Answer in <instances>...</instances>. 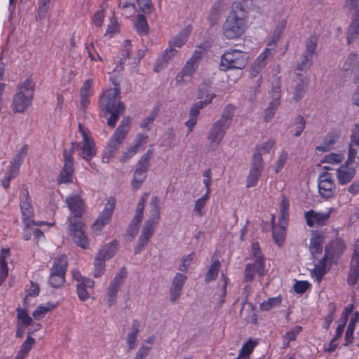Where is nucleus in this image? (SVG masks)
<instances>
[{
    "label": "nucleus",
    "mask_w": 359,
    "mask_h": 359,
    "mask_svg": "<svg viewBox=\"0 0 359 359\" xmlns=\"http://www.w3.org/2000/svg\"><path fill=\"white\" fill-rule=\"evenodd\" d=\"M67 207L74 215L75 219H69V231L74 241L83 249L88 247L89 243L84 232V224L79 219L85 212V203L79 196H69L66 198Z\"/></svg>",
    "instance_id": "1"
},
{
    "label": "nucleus",
    "mask_w": 359,
    "mask_h": 359,
    "mask_svg": "<svg viewBox=\"0 0 359 359\" xmlns=\"http://www.w3.org/2000/svg\"><path fill=\"white\" fill-rule=\"evenodd\" d=\"M248 11L243 4L235 1L231 5V13L223 25V34L228 39L240 37L246 28Z\"/></svg>",
    "instance_id": "2"
},
{
    "label": "nucleus",
    "mask_w": 359,
    "mask_h": 359,
    "mask_svg": "<svg viewBox=\"0 0 359 359\" xmlns=\"http://www.w3.org/2000/svg\"><path fill=\"white\" fill-rule=\"evenodd\" d=\"M100 106L102 109L109 113L111 116L107 118V123L111 128H114L120 116L125 111V106L120 101V91L118 88H110L100 97Z\"/></svg>",
    "instance_id": "3"
},
{
    "label": "nucleus",
    "mask_w": 359,
    "mask_h": 359,
    "mask_svg": "<svg viewBox=\"0 0 359 359\" xmlns=\"http://www.w3.org/2000/svg\"><path fill=\"white\" fill-rule=\"evenodd\" d=\"M234 111L233 105L229 104L225 107L220 118L212 125L209 130L208 139L211 143L217 146L222 142L231 124Z\"/></svg>",
    "instance_id": "4"
},
{
    "label": "nucleus",
    "mask_w": 359,
    "mask_h": 359,
    "mask_svg": "<svg viewBox=\"0 0 359 359\" xmlns=\"http://www.w3.org/2000/svg\"><path fill=\"white\" fill-rule=\"evenodd\" d=\"M34 95V86L30 79L25 80L19 85L13 97L12 110L15 113H24L32 104Z\"/></svg>",
    "instance_id": "5"
},
{
    "label": "nucleus",
    "mask_w": 359,
    "mask_h": 359,
    "mask_svg": "<svg viewBox=\"0 0 359 359\" xmlns=\"http://www.w3.org/2000/svg\"><path fill=\"white\" fill-rule=\"evenodd\" d=\"M130 123V117H126L121 121L107 145L106 151L102 158L104 162L108 163L110 158L116 153L129 131Z\"/></svg>",
    "instance_id": "6"
},
{
    "label": "nucleus",
    "mask_w": 359,
    "mask_h": 359,
    "mask_svg": "<svg viewBox=\"0 0 359 359\" xmlns=\"http://www.w3.org/2000/svg\"><path fill=\"white\" fill-rule=\"evenodd\" d=\"M248 56L245 52L232 49L224 53L221 57L220 69L227 71L231 69L241 70L248 64Z\"/></svg>",
    "instance_id": "7"
},
{
    "label": "nucleus",
    "mask_w": 359,
    "mask_h": 359,
    "mask_svg": "<svg viewBox=\"0 0 359 359\" xmlns=\"http://www.w3.org/2000/svg\"><path fill=\"white\" fill-rule=\"evenodd\" d=\"M251 250L255 262L245 265L244 280L246 282L253 280L255 271H257L259 276H263L265 273L264 257L261 252L259 243H253L251 245Z\"/></svg>",
    "instance_id": "8"
},
{
    "label": "nucleus",
    "mask_w": 359,
    "mask_h": 359,
    "mask_svg": "<svg viewBox=\"0 0 359 359\" xmlns=\"http://www.w3.org/2000/svg\"><path fill=\"white\" fill-rule=\"evenodd\" d=\"M152 156V150H148L139 160L133 179V187L135 189L140 188V184L145 180L146 174L149 170V160Z\"/></svg>",
    "instance_id": "9"
},
{
    "label": "nucleus",
    "mask_w": 359,
    "mask_h": 359,
    "mask_svg": "<svg viewBox=\"0 0 359 359\" xmlns=\"http://www.w3.org/2000/svg\"><path fill=\"white\" fill-rule=\"evenodd\" d=\"M264 168L262 158L256 155L252 157L249 173L246 179V187L248 188L254 187L257 184L264 170Z\"/></svg>",
    "instance_id": "10"
},
{
    "label": "nucleus",
    "mask_w": 359,
    "mask_h": 359,
    "mask_svg": "<svg viewBox=\"0 0 359 359\" xmlns=\"http://www.w3.org/2000/svg\"><path fill=\"white\" fill-rule=\"evenodd\" d=\"M115 204L116 200L114 197H110L107 200L103 211L92 226L93 231H100L104 225L109 222L115 208Z\"/></svg>",
    "instance_id": "11"
},
{
    "label": "nucleus",
    "mask_w": 359,
    "mask_h": 359,
    "mask_svg": "<svg viewBox=\"0 0 359 359\" xmlns=\"http://www.w3.org/2000/svg\"><path fill=\"white\" fill-rule=\"evenodd\" d=\"M149 194L147 193H144L139 201L137 208L135 210V214L128 228V233L134 238L138 232L139 225L140 224L144 214V210L145 203L147 201Z\"/></svg>",
    "instance_id": "12"
},
{
    "label": "nucleus",
    "mask_w": 359,
    "mask_h": 359,
    "mask_svg": "<svg viewBox=\"0 0 359 359\" xmlns=\"http://www.w3.org/2000/svg\"><path fill=\"white\" fill-rule=\"evenodd\" d=\"M318 190L320 195L325 198H332L336 192V186L331 174L323 173L319 176Z\"/></svg>",
    "instance_id": "13"
},
{
    "label": "nucleus",
    "mask_w": 359,
    "mask_h": 359,
    "mask_svg": "<svg viewBox=\"0 0 359 359\" xmlns=\"http://www.w3.org/2000/svg\"><path fill=\"white\" fill-rule=\"evenodd\" d=\"M64 166L60 172L59 182L69 183L72 181V175L74 171L72 150L65 149L63 151Z\"/></svg>",
    "instance_id": "14"
},
{
    "label": "nucleus",
    "mask_w": 359,
    "mask_h": 359,
    "mask_svg": "<svg viewBox=\"0 0 359 359\" xmlns=\"http://www.w3.org/2000/svg\"><path fill=\"white\" fill-rule=\"evenodd\" d=\"M74 149H76L78 154L86 161H90L96 154L94 140L84 142H72V148L69 150H72L73 152Z\"/></svg>",
    "instance_id": "15"
},
{
    "label": "nucleus",
    "mask_w": 359,
    "mask_h": 359,
    "mask_svg": "<svg viewBox=\"0 0 359 359\" xmlns=\"http://www.w3.org/2000/svg\"><path fill=\"white\" fill-rule=\"evenodd\" d=\"M309 79L304 74L297 72L296 78L293 80L292 99L295 102L301 100L306 94L309 87Z\"/></svg>",
    "instance_id": "16"
},
{
    "label": "nucleus",
    "mask_w": 359,
    "mask_h": 359,
    "mask_svg": "<svg viewBox=\"0 0 359 359\" xmlns=\"http://www.w3.org/2000/svg\"><path fill=\"white\" fill-rule=\"evenodd\" d=\"M20 210L22 215V222L25 220H34V208L31 203L29 191L27 189L20 192Z\"/></svg>",
    "instance_id": "17"
},
{
    "label": "nucleus",
    "mask_w": 359,
    "mask_h": 359,
    "mask_svg": "<svg viewBox=\"0 0 359 359\" xmlns=\"http://www.w3.org/2000/svg\"><path fill=\"white\" fill-rule=\"evenodd\" d=\"M332 208L327 212H317L313 210L307 211L304 213V217L306 221V224L312 227L314 225L323 226L326 224L330 218Z\"/></svg>",
    "instance_id": "18"
},
{
    "label": "nucleus",
    "mask_w": 359,
    "mask_h": 359,
    "mask_svg": "<svg viewBox=\"0 0 359 359\" xmlns=\"http://www.w3.org/2000/svg\"><path fill=\"white\" fill-rule=\"evenodd\" d=\"M352 163H347V161L337 170L338 183L345 185L350 183L356 174L355 168L351 167Z\"/></svg>",
    "instance_id": "19"
},
{
    "label": "nucleus",
    "mask_w": 359,
    "mask_h": 359,
    "mask_svg": "<svg viewBox=\"0 0 359 359\" xmlns=\"http://www.w3.org/2000/svg\"><path fill=\"white\" fill-rule=\"evenodd\" d=\"M359 278V251L355 250L352 255L350 269L347 277V283L349 285L356 284Z\"/></svg>",
    "instance_id": "20"
},
{
    "label": "nucleus",
    "mask_w": 359,
    "mask_h": 359,
    "mask_svg": "<svg viewBox=\"0 0 359 359\" xmlns=\"http://www.w3.org/2000/svg\"><path fill=\"white\" fill-rule=\"evenodd\" d=\"M197 67V64H194L188 60L181 72H180L176 76L177 83L182 85L189 81L193 74L195 72Z\"/></svg>",
    "instance_id": "21"
},
{
    "label": "nucleus",
    "mask_w": 359,
    "mask_h": 359,
    "mask_svg": "<svg viewBox=\"0 0 359 359\" xmlns=\"http://www.w3.org/2000/svg\"><path fill=\"white\" fill-rule=\"evenodd\" d=\"M346 248V245L344 241L341 238L332 241L327 246L325 247V255H328V257L333 259L334 257L341 255Z\"/></svg>",
    "instance_id": "22"
},
{
    "label": "nucleus",
    "mask_w": 359,
    "mask_h": 359,
    "mask_svg": "<svg viewBox=\"0 0 359 359\" xmlns=\"http://www.w3.org/2000/svg\"><path fill=\"white\" fill-rule=\"evenodd\" d=\"M270 54V50L266 48L265 50L255 60L250 67V74L252 77H255L265 67L266 59Z\"/></svg>",
    "instance_id": "23"
},
{
    "label": "nucleus",
    "mask_w": 359,
    "mask_h": 359,
    "mask_svg": "<svg viewBox=\"0 0 359 359\" xmlns=\"http://www.w3.org/2000/svg\"><path fill=\"white\" fill-rule=\"evenodd\" d=\"M150 217L146 222L158 224L160 220L161 201L158 197L153 196L150 201Z\"/></svg>",
    "instance_id": "24"
},
{
    "label": "nucleus",
    "mask_w": 359,
    "mask_h": 359,
    "mask_svg": "<svg viewBox=\"0 0 359 359\" xmlns=\"http://www.w3.org/2000/svg\"><path fill=\"white\" fill-rule=\"evenodd\" d=\"M27 145H23L11 161V165L8 169L11 170V172L14 175L18 174L20 167L27 155Z\"/></svg>",
    "instance_id": "25"
},
{
    "label": "nucleus",
    "mask_w": 359,
    "mask_h": 359,
    "mask_svg": "<svg viewBox=\"0 0 359 359\" xmlns=\"http://www.w3.org/2000/svg\"><path fill=\"white\" fill-rule=\"evenodd\" d=\"M141 323L138 320H134L131 325V331L127 334V345L130 351L133 350L136 347V340L140 332V327Z\"/></svg>",
    "instance_id": "26"
},
{
    "label": "nucleus",
    "mask_w": 359,
    "mask_h": 359,
    "mask_svg": "<svg viewBox=\"0 0 359 359\" xmlns=\"http://www.w3.org/2000/svg\"><path fill=\"white\" fill-rule=\"evenodd\" d=\"M177 50L175 48L170 47L166 49L162 55L158 59L156 65L155 67V71L158 72L163 69L166 65L177 55Z\"/></svg>",
    "instance_id": "27"
},
{
    "label": "nucleus",
    "mask_w": 359,
    "mask_h": 359,
    "mask_svg": "<svg viewBox=\"0 0 359 359\" xmlns=\"http://www.w3.org/2000/svg\"><path fill=\"white\" fill-rule=\"evenodd\" d=\"M323 236L321 233H313L310 239L309 250L311 253L314 255L315 254L320 253L323 250Z\"/></svg>",
    "instance_id": "28"
},
{
    "label": "nucleus",
    "mask_w": 359,
    "mask_h": 359,
    "mask_svg": "<svg viewBox=\"0 0 359 359\" xmlns=\"http://www.w3.org/2000/svg\"><path fill=\"white\" fill-rule=\"evenodd\" d=\"M58 302H48L45 305H40L37 306L32 313L33 318L37 320L43 318L49 311H51L56 308Z\"/></svg>",
    "instance_id": "29"
},
{
    "label": "nucleus",
    "mask_w": 359,
    "mask_h": 359,
    "mask_svg": "<svg viewBox=\"0 0 359 359\" xmlns=\"http://www.w3.org/2000/svg\"><path fill=\"white\" fill-rule=\"evenodd\" d=\"M93 86V81L88 79L85 81L83 86L80 90L81 95V104L84 109L90 102L89 97L91 95V88Z\"/></svg>",
    "instance_id": "30"
},
{
    "label": "nucleus",
    "mask_w": 359,
    "mask_h": 359,
    "mask_svg": "<svg viewBox=\"0 0 359 359\" xmlns=\"http://www.w3.org/2000/svg\"><path fill=\"white\" fill-rule=\"evenodd\" d=\"M327 259H330L327 255H325L315 265L314 269L312 271V276L315 277L318 282H320L323 276L327 272L326 262Z\"/></svg>",
    "instance_id": "31"
},
{
    "label": "nucleus",
    "mask_w": 359,
    "mask_h": 359,
    "mask_svg": "<svg viewBox=\"0 0 359 359\" xmlns=\"http://www.w3.org/2000/svg\"><path fill=\"white\" fill-rule=\"evenodd\" d=\"M118 243L116 241H114L104 245L100 250L97 256L107 260L111 258L116 252Z\"/></svg>",
    "instance_id": "32"
},
{
    "label": "nucleus",
    "mask_w": 359,
    "mask_h": 359,
    "mask_svg": "<svg viewBox=\"0 0 359 359\" xmlns=\"http://www.w3.org/2000/svg\"><path fill=\"white\" fill-rule=\"evenodd\" d=\"M67 267V258L61 255L54 259L51 271L65 276Z\"/></svg>",
    "instance_id": "33"
},
{
    "label": "nucleus",
    "mask_w": 359,
    "mask_h": 359,
    "mask_svg": "<svg viewBox=\"0 0 359 359\" xmlns=\"http://www.w3.org/2000/svg\"><path fill=\"white\" fill-rule=\"evenodd\" d=\"M258 344L257 339H250L244 343L239 351L240 357L243 359H250V354L253 352L255 346Z\"/></svg>",
    "instance_id": "34"
},
{
    "label": "nucleus",
    "mask_w": 359,
    "mask_h": 359,
    "mask_svg": "<svg viewBox=\"0 0 359 359\" xmlns=\"http://www.w3.org/2000/svg\"><path fill=\"white\" fill-rule=\"evenodd\" d=\"M137 32L140 35H146L149 32V25L146 17L143 14H138L134 23Z\"/></svg>",
    "instance_id": "35"
},
{
    "label": "nucleus",
    "mask_w": 359,
    "mask_h": 359,
    "mask_svg": "<svg viewBox=\"0 0 359 359\" xmlns=\"http://www.w3.org/2000/svg\"><path fill=\"white\" fill-rule=\"evenodd\" d=\"M274 145L275 140L273 139H269L263 144L257 145L253 150L252 156L256 155L259 156L260 158H262V155L269 153Z\"/></svg>",
    "instance_id": "36"
},
{
    "label": "nucleus",
    "mask_w": 359,
    "mask_h": 359,
    "mask_svg": "<svg viewBox=\"0 0 359 359\" xmlns=\"http://www.w3.org/2000/svg\"><path fill=\"white\" fill-rule=\"evenodd\" d=\"M127 272L125 267L121 268L116 276L114 277L113 282L109 285L110 292H117L119 289L120 285L123 283V280L126 278Z\"/></svg>",
    "instance_id": "37"
},
{
    "label": "nucleus",
    "mask_w": 359,
    "mask_h": 359,
    "mask_svg": "<svg viewBox=\"0 0 359 359\" xmlns=\"http://www.w3.org/2000/svg\"><path fill=\"white\" fill-rule=\"evenodd\" d=\"M22 222L24 224L22 234L24 239L26 241L29 240L32 236H34L33 230L36 226H41L42 224H44L43 222H36L34 220H25Z\"/></svg>",
    "instance_id": "38"
},
{
    "label": "nucleus",
    "mask_w": 359,
    "mask_h": 359,
    "mask_svg": "<svg viewBox=\"0 0 359 359\" xmlns=\"http://www.w3.org/2000/svg\"><path fill=\"white\" fill-rule=\"evenodd\" d=\"M337 140L338 135L333 133H330L325 137L323 145L318 147L317 150L320 151H330L333 148Z\"/></svg>",
    "instance_id": "39"
},
{
    "label": "nucleus",
    "mask_w": 359,
    "mask_h": 359,
    "mask_svg": "<svg viewBox=\"0 0 359 359\" xmlns=\"http://www.w3.org/2000/svg\"><path fill=\"white\" fill-rule=\"evenodd\" d=\"M74 277L78 281L76 284L78 292H86L87 289H90L94 285V281L93 280L83 277L78 273L74 274Z\"/></svg>",
    "instance_id": "40"
},
{
    "label": "nucleus",
    "mask_w": 359,
    "mask_h": 359,
    "mask_svg": "<svg viewBox=\"0 0 359 359\" xmlns=\"http://www.w3.org/2000/svg\"><path fill=\"white\" fill-rule=\"evenodd\" d=\"M327 314L323 318V327L328 330L335 318V313L337 311V306L334 303H330L327 305Z\"/></svg>",
    "instance_id": "41"
},
{
    "label": "nucleus",
    "mask_w": 359,
    "mask_h": 359,
    "mask_svg": "<svg viewBox=\"0 0 359 359\" xmlns=\"http://www.w3.org/2000/svg\"><path fill=\"white\" fill-rule=\"evenodd\" d=\"M224 5L222 0H217L216 3L211 7L210 13L208 15V20L213 25L219 19L222 7Z\"/></svg>",
    "instance_id": "42"
},
{
    "label": "nucleus",
    "mask_w": 359,
    "mask_h": 359,
    "mask_svg": "<svg viewBox=\"0 0 359 359\" xmlns=\"http://www.w3.org/2000/svg\"><path fill=\"white\" fill-rule=\"evenodd\" d=\"M18 322L23 327H28L33 323L32 318L29 316L27 311L21 308L16 309Z\"/></svg>",
    "instance_id": "43"
},
{
    "label": "nucleus",
    "mask_w": 359,
    "mask_h": 359,
    "mask_svg": "<svg viewBox=\"0 0 359 359\" xmlns=\"http://www.w3.org/2000/svg\"><path fill=\"white\" fill-rule=\"evenodd\" d=\"M219 267L220 263L219 260L216 259L212 261V263L209 266L205 275V280L206 283H209L217 278L219 271Z\"/></svg>",
    "instance_id": "44"
},
{
    "label": "nucleus",
    "mask_w": 359,
    "mask_h": 359,
    "mask_svg": "<svg viewBox=\"0 0 359 359\" xmlns=\"http://www.w3.org/2000/svg\"><path fill=\"white\" fill-rule=\"evenodd\" d=\"M285 227L281 225L273 226V238L274 242L281 246L285 239Z\"/></svg>",
    "instance_id": "45"
},
{
    "label": "nucleus",
    "mask_w": 359,
    "mask_h": 359,
    "mask_svg": "<svg viewBox=\"0 0 359 359\" xmlns=\"http://www.w3.org/2000/svg\"><path fill=\"white\" fill-rule=\"evenodd\" d=\"M313 63L312 56L309 57L303 54L302 55L301 62L298 63L295 67V74L299 71L306 72L310 69Z\"/></svg>",
    "instance_id": "46"
},
{
    "label": "nucleus",
    "mask_w": 359,
    "mask_h": 359,
    "mask_svg": "<svg viewBox=\"0 0 359 359\" xmlns=\"http://www.w3.org/2000/svg\"><path fill=\"white\" fill-rule=\"evenodd\" d=\"M280 101L271 100L269 106L265 109L264 121L265 122L270 121L273 117L275 112L279 107Z\"/></svg>",
    "instance_id": "47"
},
{
    "label": "nucleus",
    "mask_w": 359,
    "mask_h": 359,
    "mask_svg": "<svg viewBox=\"0 0 359 359\" xmlns=\"http://www.w3.org/2000/svg\"><path fill=\"white\" fill-rule=\"evenodd\" d=\"M280 302L281 298L280 296L273 298H269L267 301L263 302L262 303L260 304L259 308L262 311H268L279 305Z\"/></svg>",
    "instance_id": "48"
},
{
    "label": "nucleus",
    "mask_w": 359,
    "mask_h": 359,
    "mask_svg": "<svg viewBox=\"0 0 359 359\" xmlns=\"http://www.w3.org/2000/svg\"><path fill=\"white\" fill-rule=\"evenodd\" d=\"M209 199V196L208 194H205L203 197L198 198L194 205V208L193 210V214L198 217L203 216V212H202V209L204 208L206 202Z\"/></svg>",
    "instance_id": "49"
},
{
    "label": "nucleus",
    "mask_w": 359,
    "mask_h": 359,
    "mask_svg": "<svg viewBox=\"0 0 359 359\" xmlns=\"http://www.w3.org/2000/svg\"><path fill=\"white\" fill-rule=\"evenodd\" d=\"M49 283L53 288L60 289L65 283V276L51 271Z\"/></svg>",
    "instance_id": "50"
},
{
    "label": "nucleus",
    "mask_w": 359,
    "mask_h": 359,
    "mask_svg": "<svg viewBox=\"0 0 359 359\" xmlns=\"http://www.w3.org/2000/svg\"><path fill=\"white\" fill-rule=\"evenodd\" d=\"M105 259L96 256L94 262V276L98 278L102 275L105 268Z\"/></svg>",
    "instance_id": "51"
},
{
    "label": "nucleus",
    "mask_w": 359,
    "mask_h": 359,
    "mask_svg": "<svg viewBox=\"0 0 359 359\" xmlns=\"http://www.w3.org/2000/svg\"><path fill=\"white\" fill-rule=\"evenodd\" d=\"M137 4L139 11L145 14H150L154 10L151 0H137Z\"/></svg>",
    "instance_id": "52"
},
{
    "label": "nucleus",
    "mask_w": 359,
    "mask_h": 359,
    "mask_svg": "<svg viewBox=\"0 0 359 359\" xmlns=\"http://www.w3.org/2000/svg\"><path fill=\"white\" fill-rule=\"evenodd\" d=\"M359 38V22H352L347 33L348 43H351L355 39Z\"/></svg>",
    "instance_id": "53"
},
{
    "label": "nucleus",
    "mask_w": 359,
    "mask_h": 359,
    "mask_svg": "<svg viewBox=\"0 0 359 359\" xmlns=\"http://www.w3.org/2000/svg\"><path fill=\"white\" fill-rule=\"evenodd\" d=\"M156 225L157 224L150 223L149 222H145L140 236L149 241V239L154 232Z\"/></svg>",
    "instance_id": "54"
},
{
    "label": "nucleus",
    "mask_w": 359,
    "mask_h": 359,
    "mask_svg": "<svg viewBox=\"0 0 359 359\" xmlns=\"http://www.w3.org/2000/svg\"><path fill=\"white\" fill-rule=\"evenodd\" d=\"M188 38V34L180 33L175 36L170 42L169 47H177L180 48L187 41Z\"/></svg>",
    "instance_id": "55"
},
{
    "label": "nucleus",
    "mask_w": 359,
    "mask_h": 359,
    "mask_svg": "<svg viewBox=\"0 0 359 359\" xmlns=\"http://www.w3.org/2000/svg\"><path fill=\"white\" fill-rule=\"evenodd\" d=\"M187 280V276L180 273H177L172 280L174 292H180Z\"/></svg>",
    "instance_id": "56"
},
{
    "label": "nucleus",
    "mask_w": 359,
    "mask_h": 359,
    "mask_svg": "<svg viewBox=\"0 0 359 359\" xmlns=\"http://www.w3.org/2000/svg\"><path fill=\"white\" fill-rule=\"evenodd\" d=\"M195 257V253L191 252L189 255L183 257L181 259L182 264L179 266V271L186 273L188 271L189 266Z\"/></svg>",
    "instance_id": "57"
},
{
    "label": "nucleus",
    "mask_w": 359,
    "mask_h": 359,
    "mask_svg": "<svg viewBox=\"0 0 359 359\" xmlns=\"http://www.w3.org/2000/svg\"><path fill=\"white\" fill-rule=\"evenodd\" d=\"M353 139L351 138L347 163H353L359 154V146L353 145Z\"/></svg>",
    "instance_id": "58"
},
{
    "label": "nucleus",
    "mask_w": 359,
    "mask_h": 359,
    "mask_svg": "<svg viewBox=\"0 0 359 359\" xmlns=\"http://www.w3.org/2000/svg\"><path fill=\"white\" fill-rule=\"evenodd\" d=\"M34 344L35 339L30 335H27V339L22 344L19 351L28 355Z\"/></svg>",
    "instance_id": "59"
},
{
    "label": "nucleus",
    "mask_w": 359,
    "mask_h": 359,
    "mask_svg": "<svg viewBox=\"0 0 359 359\" xmlns=\"http://www.w3.org/2000/svg\"><path fill=\"white\" fill-rule=\"evenodd\" d=\"M359 0H346L344 8L348 11L353 12L355 17L359 16Z\"/></svg>",
    "instance_id": "60"
},
{
    "label": "nucleus",
    "mask_w": 359,
    "mask_h": 359,
    "mask_svg": "<svg viewBox=\"0 0 359 359\" xmlns=\"http://www.w3.org/2000/svg\"><path fill=\"white\" fill-rule=\"evenodd\" d=\"M280 80L279 78H277L273 82V87L271 90V100L280 101Z\"/></svg>",
    "instance_id": "61"
},
{
    "label": "nucleus",
    "mask_w": 359,
    "mask_h": 359,
    "mask_svg": "<svg viewBox=\"0 0 359 359\" xmlns=\"http://www.w3.org/2000/svg\"><path fill=\"white\" fill-rule=\"evenodd\" d=\"M358 59V55L356 53H350L347 60L344 62L342 69L344 72H349L352 71L353 67H354L355 62Z\"/></svg>",
    "instance_id": "62"
},
{
    "label": "nucleus",
    "mask_w": 359,
    "mask_h": 359,
    "mask_svg": "<svg viewBox=\"0 0 359 359\" xmlns=\"http://www.w3.org/2000/svg\"><path fill=\"white\" fill-rule=\"evenodd\" d=\"M302 331V327L300 325H296L292 327L288 332H287L284 338L287 340L288 342L294 341L297 335Z\"/></svg>",
    "instance_id": "63"
},
{
    "label": "nucleus",
    "mask_w": 359,
    "mask_h": 359,
    "mask_svg": "<svg viewBox=\"0 0 359 359\" xmlns=\"http://www.w3.org/2000/svg\"><path fill=\"white\" fill-rule=\"evenodd\" d=\"M158 109L157 107H154L151 113L143 120L141 123V127L143 128L150 129L149 125L154 121L156 117L158 115Z\"/></svg>",
    "instance_id": "64"
}]
</instances>
